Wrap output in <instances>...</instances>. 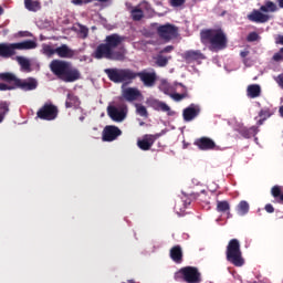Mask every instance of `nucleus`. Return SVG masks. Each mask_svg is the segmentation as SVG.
<instances>
[{
  "mask_svg": "<svg viewBox=\"0 0 283 283\" xmlns=\"http://www.w3.org/2000/svg\"><path fill=\"white\" fill-rule=\"evenodd\" d=\"M107 114L115 123H123V119L127 117L125 108H118L116 106H108Z\"/></svg>",
  "mask_w": 283,
  "mask_h": 283,
  "instance_id": "nucleus-10",
  "label": "nucleus"
},
{
  "mask_svg": "<svg viewBox=\"0 0 283 283\" xmlns=\"http://www.w3.org/2000/svg\"><path fill=\"white\" fill-rule=\"evenodd\" d=\"M196 147L201 151H211L216 149V142L209 137H201L195 140Z\"/></svg>",
  "mask_w": 283,
  "mask_h": 283,
  "instance_id": "nucleus-14",
  "label": "nucleus"
},
{
  "mask_svg": "<svg viewBox=\"0 0 283 283\" xmlns=\"http://www.w3.org/2000/svg\"><path fill=\"white\" fill-rule=\"evenodd\" d=\"M226 255L228 262L234 266H243L244 259L242 258V250L240 249V241L231 239L227 245Z\"/></svg>",
  "mask_w": 283,
  "mask_h": 283,
  "instance_id": "nucleus-6",
  "label": "nucleus"
},
{
  "mask_svg": "<svg viewBox=\"0 0 283 283\" xmlns=\"http://www.w3.org/2000/svg\"><path fill=\"white\" fill-rule=\"evenodd\" d=\"M226 213H227L228 218H231V211L230 210L227 211Z\"/></svg>",
  "mask_w": 283,
  "mask_h": 283,
  "instance_id": "nucleus-58",
  "label": "nucleus"
},
{
  "mask_svg": "<svg viewBox=\"0 0 283 283\" xmlns=\"http://www.w3.org/2000/svg\"><path fill=\"white\" fill-rule=\"evenodd\" d=\"M240 56L241 59H247V56H249V51H241Z\"/></svg>",
  "mask_w": 283,
  "mask_h": 283,
  "instance_id": "nucleus-51",
  "label": "nucleus"
},
{
  "mask_svg": "<svg viewBox=\"0 0 283 283\" xmlns=\"http://www.w3.org/2000/svg\"><path fill=\"white\" fill-rule=\"evenodd\" d=\"M159 112H167L168 116H174L176 114V112L171 111V107H169V105H167L165 102L161 104Z\"/></svg>",
  "mask_w": 283,
  "mask_h": 283,
  "instance_id": "nucleus-37",
  "label": "nucleus"
},
{
  "mask_svg": "<svg viewBox=\"0 0 283 283\" xmlns=\"http://www.w3.org/2000/svg\"><path fill=\"white\" fill-rule=\"evenodd\" d=\"M84 3H92V0H84Z\"/></svg>",
  "mask_w": 283,
  "mask_h": 283,
  "instance_id": "nucleus-59",
  "label": "nucleus"
},
{
  "mask_svg": "<svg viewBox=\"0 0 283 283\" xmlns=\"http://www.w3.org/2000/svg\"><path fill=\"white\" fill-rule=\"evenodd\" d=\"M271 193L273 198L279 202V205H283V193H282V187L281 186H274L271 189Z\"/></svg>",
  "mask_w": 283,
  "mask_h": 283,
  "instance_id": "nucleus-28",
  "label": "nucleus"
},
{
  "mask_svg": "<svg viewBox=\"0 0 283 283\" xmlns=\"http://www.w3.org/2000/svg\"><path fill=\"white\" fill-rule=\"evenodd\" d=\"M10 112V103L8 102H0V123H3L6 118V114Z\"/></svg>",
  "mask_w": 283,
  "mask_h": 283,
  "instance_id": "nucleus-32",
  "label": "nucleus"
},
{
  "mask_svg": "<svg viewBox=\"0 0 283 283\" xmlns=\"http://www.w3.org/2000/svg\"><path fill=\"white\" fill-rule=\"evenodd\" d=\"M170 52H174V45L165 46L161 51H159V54H169Z\"/></svg>",
  "mask_w": 283,
  "mask_h": 283,
  "instance_id": "nucleus-45",
  "label": "nucleus"
},
{
  "mask_svg": "<svg viewBox=\"0 0 283 283\" xmlns=\"http://www.w3.org/2000/svg\"><path fill=\"white\" fill-rule=\"evenodd\" d=\"M170 260L175 262V264H182L185 254L182 253V247L175 245L169 251Z\"/></svg>",
  "mask_w": 283,
  "mask_h": 283,
  "instance_id": "nucleus-16",
  "label": "nucleus"
},
{
  "mask_svg": "<svg viewBox=\"0 0 283 283\" xmlns=\"http://www.w3.org/2000/svg\"><path fill=\"white\" fill-rule=\"evenodd\" d=\"M159 90L164 92V94H169V84H167V82H163Z\"/></svg>",
  "mask_w": 283,
  "mask_h": 283,
  "instance_id": "nucleus-44",
  "label": "nucleus"
},
{
  "mask_svg": "<svg viewBox=\"0 0 283 283\" xmlns=\"http://www.w3.org/2000/svg\"><path fill=\"white\" fill-rule=\"evenodd\" d=\"M15 90L14 86H9V84L0 83V92H11Z\"/></svg>",
  "mask_w": 283,
  "mask_h": 283,
  "instance_id": "nucleus-41",
  "label": "nucleus"
},
{
  "mask_svg": "<svg viewBox=\"0 0 283 283\" xmlns=\"http://www.w3.org/2000/svg\"><path fill=\"white\" fill-rule=\"evenodd\" d=\"M78 34L81 39H87L90 34V29H87V27L85 25L78 24Z\"/></svg>",
  "mask_w": 283,
  "mask_h": 283,
  "instance_id": "nucleus-36",
  "label": "nucleus"
},
{
  "mask_svg": "<svg viewBox=\"0 0 283 283\" xmlns=\"http://www.w3.org/2000/svg\"><path fill=\"white\" fill-rule=\"evenodd\" d=\"M217 211L219 213H227V211H231V205H229V201H217Z\"/></svg>",
  "mask_w": 283,
  "mask_h": 283,
  "instance_id": "nucleus-31",
  "label": "nucleus"
},
{
  "mask_svg": "<svg viewBox=\"0 0 283 283\" xmlns=\"http://www.w3.org/2000/svg\"><path fill=\"white\" fill-rule=\"evenodd\" d=\"M259 116L260 118H264L266 120V118H271V109L265 108V109H261L259 112Z\"/></svg>",
  "mask_w": 283,
  "mask_h": 283,
  "instance_id": "nucleus-39",
  "label": "nucleus"
},
{
  "mask_svg": "<svg viewBox=\"0 0 283 283\" xmlns=\"http://www.w3.org/2000/svg\"><path fill=\"white\" fill-rule=\"evenodd\" d=\"M273 61H276V62L283 61V55H282V53H281V52L275 53V54L273 55Z\"/></svg>",
  "mask_w": 283,
  "mask_h": 283,
  "instance_id": "nucleus-48",
  "label": "nucleus"
},
{
  "mask_svg": "<svg viewBox=\"0 0 283 283\" xmlns=\"http://www.w3.org/2000/svg\"><path fill=\"white\" fill-rule=\"evenodd\" d=\"M24 7L30 12H36V11L41 10V2H39L38 0H35V1L24 0Z\"/></svg>",
  "mask_w": 283,
  "mask_h": 283,
  "instance_id": "nucleus-27",
  "label": "nucleus"
},
{
  "mask_svg": "<svg viewBox=\"0 0 283 283\" xmlns=\"http://www.w3.org/2000/svg\"><path fill=\"white\" fill-rule=\"evenodd\" d=\"M200 41L202 45L209 48L211 52L227 50L229 39L222 29H203L200 31Z\"/></svg>",
  "mask_w": 283,
  "mask_h": 283,
  "instance_id": "nucleus-3",
  "label": "nucleus"
},
{
  "mask_svg": "<svg viewBox=\"0 0 283 283\" xmlns=\"http://www.w3.org/2000/svg\"><path fill=\"white\" fill-rule=\"evenodd\" d=\"M249 21H252L253 23H266L270 19L269 15L258 11L253 10L249 15H248Z\"/></svg>",
  "mask_w": 283,
  "mask_h": 283,
  "instance_id": "nucleus-18",
  "label": "nucleus"
},
{
  "mask_svg": "<svg viewBox=\"0 0 283 283\" xmlns=\"http://www.w3.org/2000/svg\"><path fill=\"white\" fill-rule=\"evenodd\" d=\"M133 21H140L143 17H145V13L142 11V9L135 8L130 12Z\"/></svg>",
  "mask_w": 283,
  "mask_h": 283,
  "instance_id": "nucleus-33",
  "label": "nucleus"
},
{
  "mask_svg": "<svg viewBox=\"0 0 283 283\" xmlns=\"http://www.w3.org/2000/svg\"><path fill=\"white\" fill-rule=\"evenodd\" d=\"M260 11L261 12H276L277 6L275 4V2L269 0L265 2L264 6H261Z\"/></svg>",
  "mask_w": 283,
  "mask_h": 283,
  "instance_id": "nucleus-30",
  "label": "nucleus"
},
{
  "mask_svg": "<svg viewBox=\"0 0 283 283\" xmlns=\"http://www.w3.org/2000/svg\"><path fill=\"white\" fill-rule=\"evenodd\" d=\"M247 94L249 98H258L262 94V88L259 84H251L247 88Z\"/></svg>",
  "mask_w": 283,
  "mask_h": 283,
  "instance_id": "nucleus-25",
  "label": "nucleus"
},
{
  "mask_svg": "<svg viewBox=\"0 0 283 283\" xmlns=\"http://www.w3.org/2000/svg\"><path fill=\"white\" fill-rule=\"evenodd\" d=\"M258 39H260V35L258 34V32H250L247 36V41L249 43H253L254 41H258Z\"/></svg>",
  "mask_w": 283,
  "mask_h": 283,
  "instance_id": "nucleus-38",
  "label": "nucleus"
},
{
  "mask_svg": "<svg viewBox=\"0 0 283 283\" xmlns=\"http://www.w3.org/2000/svg\"><path fill=\"white\" fill-rule=\"evenodd\" d=\"M163 103L164 102H160V101L155 103V109H157V112H160V108L163 107Z\"/></svg>",
  "mask_w": 283,
  "mask_h": 283,
  "instance_id": "nucleus-49",
  "label": "nucleus"
},
{
  "mask_svg": "<svg viewBox=\"0 0 283 283\" xmlns=\"http://www.w3.org/2000/svg\"><path fill=\"white\" fill-rule=\"evenodd\" d=\"M258 132H260V129L258 128V126H252L250 128L247 127H241L239 129V134L241 136H243V138H253V136H255L258 134Z\"/></svg>",
  "mask_w": 283,
  "mask_h": 283,
  "instance_id": "nucleus-24",
  "label": "nucleus"
},
{
  "mask_svg": "<svg viewBox=\"0 0 283 283\" xmlns=\"http://www.w3.org/2000/svg\"><path fill=\"white\" fill-rule=\"evenodd\" d=\"M279 112H280L281 116L283 117V106L280 107Z\"/></svg>",
  "mask_w": 283,
  "mask_h": 283,
  "instance_id": "nucleus-55",
  "label": "nucleus"
},
{
  "mask_svg": "<svg viewBox=\"0 0 283 283\" xmlns=\"http://www.w3.org/2000/svg\"><path fill=\"white\" fill-rule=\"evenodd\" d=\"M157 138H160V135H145L143 139L137 142V147L143 151H149Z\"/></svg>",
  "mask_w": 283,
  "mask_h": 283,
  "instance_id": "nucleus-11",
  "label": "nucleus"
},
{
  "mask_svg": "<svg viewBox=\"0 0 283 283\" xmlns=\"http://www.w3.org/2000/svg\"><path fill=\"white\" fill-rule=\"evenodd\" d=\"M264 120H266L265 118L261 117L258 122L256 125H264Z\"/></svg>",
  "mask_w": 283,
  "mask_h": 283,
  "instance_id": "nucleus-53",
  "label": "nucleus"
},
{
  "mask_svg": "<svg viewBox=\"0 0 283 283\" xmlns=\"http://www.w3.org/2000/svg\"><path fill=\"white\" fill-rule=\"evenodd\" d=\"M0 81H3V83H7V85L13 87V90H17V85L19 83V77L10 72L0 73Z\"/></svg>",
  "mask_w": 283,
  "mask_h": 283,
  "instance_id": "nucleus-17",
  "label": "nucleus"
},
{
  "mask_svg": "<svg viewBox=\"0 0 283 283\" xmlns=\"http://www.w3.org/2000/svg\"><path fill=\"white\" fill-rule=\"evenodd\" d=\"M72 3L74 6H83V3H85V0H72Z\"/></svg>",
  "mask_w": 283,
  "mask_h": 283,
  "instance_id": "nucleus-50",
  "label": "nucleus"
},
{
  "mask_svg": "<svg viewBox=\"0 0 283 283\" xmlns=\"http://www.w3.org/2000/svg\"><path fill=\"white\" fill-rule=\"evenodd\" d=\"M65 107L66 109H71L72 107L73 109H78V107H81V99L73 93H69L66 95Z\"/></svg>",
  "mask_w": 283,
  "mask_h": 283,
  "instance_id": "nucleus-22",
  "label": "nucleus"
},
{
  "mask_svg": "<svg viewBox=\"0 0 283 283\" xmlns=\"http://www.w3.org/2000/svg\"><path fill=\"white\" fill-rule=\"evenodd\" d=\"M13 48V52L17 50H35L36 42L34 40H27L18 43H11Z\"/></svg>",
  "mask_w": 283,
  "mask_h": 283,
  "instance_id": "nucleus-19",
  "label": "nucleus"
},
{
  "mask_svg": "<svg viewBox=\"0 0 283 283\" xmlns=\"http://www.w3.org/2000/svg\"><path fill=\"white\" fill-rule=\"evenodd\" d=\"M200 115V106L196 104H190L182 112V117L186 123H191L195 118H198Z\"/></svg>",
  "mask_w": 283,
  "mask_h": 283,
  "instance_id": "nucleus-12",
  "label": "nucleus"
},
{
  "mask_svg": "<svg viewBox=\"0 0 283 283\" xmlns=\"http://www.w3.org/2000/svg\"><path fill=\"white\" fill-rule=\"evenodd\" d=\"M182 59H185L187 63H191L193 61H205L206 56L200 50H189L182 54Z\"/></svg>",
  "mask_w": 283,
  "mask_h": 283,
  "instance_id": "nucleus-15",
  "label": "nucleus"
},
{
  "mask_svg": "<svg viewBox=\"0 0 283 283\" xmlns=\"http://www.w3.org/2000/svg\"><path fill=\"white\" fill-rule=\"evenodd\" d=\"M140 125H145V123H140Z\"/></svg>",
  "mask_w": 283,
  "mask_h": 283,
  "instance_id": "nucleus-62",
  "label": "nucleus"
},
{
  "mask_svg": "<svg viewBox=\"0 0 283 283\" xmlns=\"http://www.w3.org/2000/svg\"><path fill=\"white\" fill-rule=\"evenodd\" d=\"M105 74H107L109 81L113 83H125L139 78L145 87H154L158 80L155 71L147 72V70L136 73L132 69H106Z\"/></svg>",
  "mask_w": 283,
  "mask_h": 283,
  "instance_id": "nucleus-1",
  "label": "nucleus"
},
{
  "mask_svg": "<svg viewBox=\"0 0 283 283\" xmlns=\"http://www.w3.org/2000/svg\"><path fill=\"white\" fill-rule=\"evenodd\" d=\"M276 83L283 90V74L277 75Z\"/></svg>",
  "mask_w": 283,
  "mask_h": 283,
  "instance_id": "nucleus-47",
  "label": "nucleus"
},
{
  "mask_svg": "<svg viewBox=\"0 0 283 283\" xmlns=\"http://www.w3.org/2000/svg\"><path fill=\"white\" fill-rule=\"evenodd\" d=\"M136 113L138 114V116H142L143 118H148L149 116L147 107H145L143 104H136Z\"/></svg>",
  "mask_w": 283,
  "mask_h": 283,
  "instance_id": "nucleus-34",
  "label": "nucleus"
},
{
  "mask_svg": "<svg viewBox=\"0 0 283 283\" xmlns=\"http://www.w3.org/2000/svg\"><path fill=\"white\" fill-rule=\"evenodd\" d=\"M119 136H123V130L118 126L108 125L103 129L102 140L104 143H114Z\"/></svg>",
  "mask_w": 283,
  "mask_h": 283,
  "instance_id": "nucleus-9",
  "label": "nucleus"
},
{
  "mask_svg": "<svg viewBox=\"0 0 283 283\" xmlns=\"http://www.w3.org/2000/svg\"><path fill=\"white\" fill-rule=\"evenodd\" d=\"M170 96L174 98V101L180 102L182 98H187V93H174Z\"/></svg>",
  "mask_w": 283,
  "mask_h": 283,
  "instance_id": "nucleus-40",
  "label": "nucleus"
},
{
  "mask_svg": "<svg viewBox=\"0 0 283 283\" xmlns=\"http://www.w3.org/2000/svg\"><path fill=\"white\" fill-rule=\"evenodd\" d=\"M169 61H171V55L158 53L156 56V65L158 67H167V65H169Z\"/></svg>",
  "mask_w": 283,
  "mask_h": 283,
  "instance_id": "nucleus-26",
  "label": "nucleus"
},
{
  "mask_svg": "<svg viewBox=\"0 0 283 283\" xmlns=\"http://www.w3.org/2000/svg\"><path fill=\"white\" fill-rule=\"evenodd\" d=\"M265 211H266V213H274L275 208H273V205L268 203V205H265Z\"/></svg>",
  "mask_w": 283,
  "mask_h": 283,
  "instance_id": "nucleus-46",
  "label": "nucleus"
},
{
  "mask_svg": "<svg viewBox=\"0 0 283 283\" xmlns=\"http://www.w3.org/2000/svg\"><path fill=\"white\" fill-rule=\"evenodd\" d=\"M3 14V7L0 6V17Z\"/></svg>",
  "mask_w": 283,
  "mask_h": 283,
  "instance_id": "nucleus-57",
  "label": "nucleus"
},
{
  "mask_svg": "<svg viewBox=\"0 0 283 283\" xmlns=\"http://www.w3.org/2000/svg\"><path fill=\"white\" fill-rule=\"evenodd\" d=\"M184 205L185 207H189V205H191V199L184 200Z\"/></svg>",
  "mask_w": 283,
  "mask_h": 283,
  "instance_id": "nucleus-54",
  "label": "nucleus"
},
{
  "mask_svg": "<svg viewBox=\"0 0 283 283\" xmlns=\"http://www.w3.org/2000/svg\"><path fill=\"white\" fill-rule=\"evenodd\" d=\"M55 54H57L60 59H72L74 56V51L70 49L67 44H62L55 49Z\"/></svg>",
  "mask_w": 283,
  "mask_h": 283,
  "instance_id": "nucleus-21",
  "label": "nucleus"
},
{
  "mask_svg": "<svg viewBox=\"0 0 283 283\" xmlns=\"http://www.w3.org/2000/svg\"><path fill=\"white\" fill-rule=\"evenodd\" d=\"M276 43L283 45V35H279Z\"/></svg>",
  "mask_w": 283,
  "mask_h": 283,
  "instance_id": "nucleus-52",
  "label": "nucleus"
},
{
  "mask_svg": "<svg viewBox=\"0 0 283 283\" xmlns=\"http://www.w3.org/2000/svg\"><path fill=\"white\" fill-rule=\"evenodd\" d=\"M39 87V82L36 80L29 77L27 80H18L17 90H22V92H32Z\"/></svg>",
  "mask_w": 283,
  "mask_h": 283,
  "instance_id": "nucleus-13",
  "label": "nucleus"
},
{
  "mask_svg": "<svg viewBox=\"0 0 283 283\" xmlns=\"http://www.w3.org/2000/svg\"><path fill=\"white\" fill-rule=\"evenodd\" d=\"M123 96L125 99L132 103V101H138L140 91H138V88L128 87L123 92Z\"/></svg>",
  "mask_w": 283,
  "mask_h": 283,
  "instance_id": "nucleus-23",
  "label": "nucleus"
},
{
  "mask_svg": "<svg viewBox=\"0 0 283 283\" xmlns=\"http://www.w3.org/2000/svg\"><path fill=\"white\" fill-rule=\"evenodd\" d=\"M186 0H170V6L172 8H180V6H185Z\"/></svg>",
  "mask_w": 283,
  "mask_h": 283,
  "instance_id": "nucleus-42",
  "label": "nucleus"
},
{
  "mask_svg": "<svg viewBox=\"0 0 283 283\" xmlns=\"http://www.w3.org/2000/svg\"><path fill=\"white\" fill-rule=\"evenodd\" d=\"M14 54H17V51L13 50L12 43H0L1 59H10Z\"/></svg>",
  "mask_w": 283,
  "mask_h": 283,
  "instance_id": "nucleus-20",
  "label": "nucleus"
},
{
  "mask_svg": "<svg viewBox=\"0 0 283 283\" xmlns=\"http://www.w3.org/2000/svg\"><path fill=\"white\" fill-rule=\"evenodd\" d=\"M125 41V38L120 36L118 33H113L105 38V43H101L93 52V59H107L108 61H125V48H118L120 43Z\"/></svg>",
  "mask_w": 283,
  "mask_h": 283,
  "instance_id": "nucleus-2",
  "label": "nucleus"
},
{
  "mask_svg": "<svg viewBox=\"0 0 283 283\" xmlns=\"http://www.w3.org/2000/svg\"><path fill=\"white\" fill-rule=\"evenodd\" d=\"M36 116L40 120H56L59 118V106L52 104V102H46L39 108Z\"/></svg>",
  "mask_w": 283,
  "mask_h": 283,
  "instance_id": "nucleus-7",
  "label": "nucleus"
},
{
  "mask_svg": "<svg viewBox=\"0 0 283 283\" xmlns=\"http://www.w3.org/2000/svg\"><path fill=\"white\" fill-rule=\"evenodd\" d=\"M44 52L48 54V56H54V54H56V49H52V46L46 45L44 48Z\"/></svg>",
  "mask_w": 283,
  "mask_h": 283,
  "instance_id": "nucleus-43",
  "label": "nucleus"
},
{
  "mask_svg": "<svg viewBox=\"0 0 283 283\" xmlns=\"http://www.w3.org/2000/svg\"><path fill=\"white\" fill-rule=\"evenodd\" d=\"M50 70L54 76L64 83H75L81 78V71L67 61L53 60L50 63Z\"/></svg>",
  "mask_w": 283,
  "mask_h": 283,
  "instance_id": "nucleus-4",
  "label": "nucleus"
},
{
  "mask_svg": "<svg viewBox=\"0 0 283 283\" xmlns=\"http://www.w3.org/2000/svg\"><path fill=\"white\" fill-rule=\"evenodd\" d=\"M174 280L176 282L200 283L202 282V273L198 268L188 265L179 269L174 274Z\"/></svg>",
  "mask_w": 283,
  "mask_h": 283,
  "instance_id": "nucleus-5",
  "label": "nucleus"
},
{
  "mask_svg": "<svg viewBox=\"0 0 283 283\" xmlns=\"http://www.w3.org/2000/svg\"><path fill=\"white\" fill-rule=\"evenodd\" d=\"M157 34L163 41H172L178 39V27L171 23L161 24L157 28Z\"/></svg>",
  "mask_w": 283,
  "mask_h": 283,
  "instance_id": "nucleus-8",
  "label": "nucleus"
},
{
  "mask_svg": "<svg viewBox=\"0 0 283 283\" xmlns=\"http://www.w3.org/2000/svg\"><path fill=\"white\" fill-rule=\"evenodd\" d=\"M249 209H250L249 202L242 200L237 206L235 211L238 216H247V213H249Z\"/></svg>",
  "mask_w": 283,
  "mask_h": 283,
  "instance_id": "nucleus-29",
  "label": "nucleus"
},
{
  "mask_svg": "<svg viewBox=\"0 0 283 283\" xmlns=\"http://www.w3.org/2000/svg\"><path fill=\"white\" fill-rule=\"evenodd\" d=\"M280 52L282 53V55H283V48L282 49H280Z\"/></svg>",
  "mask_w": 283,
  "mask_h": 283,
  "instance_id": "nucleus-61",
  "label": "nucleus"
},
{
  "mask_svg": "<svg viewBox=\"0 0 283 283\" xmlns=\"http://www.w3.org/2000/svg\"><path fill=\"white\" fill-rule=\"evenodd\" d=\"M19 65H21L22 70H30V60L23 57V56H17L15 57Z\"/></svg>",
  "mask_w": 283,
  "mask_h": 283,
  "instance_id": "nucleus-35",
  "label": "nucleus"
},
{
  "mask_svg": "<svg viewBox=\"0 0 283 283\" xmlns=\"http://www.w3.org/2000/svg\"><path fill=\"white\" fill-rule=\"evenodd\" d=\"M280 8H283V0H279Z\"/></svg>",
  "mask_w": 283,
  "mask_h": 283,
  "instance_id": "nucleus-56",
  "label": "nucleus"
},
{
  "mask_svg": "<svg viewBox=\"0 0 283 283\" xmlns=\"http://www.w3.org/2000/svg\"><path fill=\"white\" fill-rule=\"evenodd\" d=\"M80 120H81V122L85 120V117L81 116V117H80Z\"/></svg>",
  "mask_w": 283,
  "mask_h": 283,
  "instance_id": "nucleus-60",
  "label": "nucleus"
}]
</instances>
